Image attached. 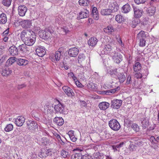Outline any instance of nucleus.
<instances>
[{"instance_id":"864d4df0","label":"nucleus","mask_w":159,"mask_h":159,"mask_svg":"<svg viewBox=\"0 0 159 159\" xmlns=\"http://www.w3.org/2000/svg\"><path fill=\"white\" fill-rule=\"evenodd\" d=\"M134 76L137 79H140L142 77V74L140 73H136L134 74Z\"/></svg>"},{"instance_id":"393cba45","label":"nucleus","mask_w":159,"mask_h":159,"mask_svg":"<svg viewBox=\"0 0 159 159\" xmlns=\"http://www.w3.org/2000/svg\"><path fill=\"white\" fill-rule=\"evenodd\" d=\"M110 106L109 103L103 102L99 103L98 106L101 110H105L108 108Z\"/></svg>"},{"instance_id":"13d9d810","label":"nucleus","mask_w":159,"mask_h":159,"mask_svg":"<svg viewBox=\"0 0 159 159\" xmlns=\"http://www.w3.org/2000/svg\"><path fill=\"white\" fill-rule=\"evenodd\" d=\"M69 137L70 140L73 142H75L77 139V138L75 137L74 135Z\"/></svg>"},{"instance_id":"c9c22d12","label":"nucleus","mask_w":159,"mask_h":159,"mask_svg":"<svg viewBox=\"0 0 159 159\" xmlns=\"http://www.w3.org/2000/svg\"><path fill=\"white\" fill-rule=\"evenodd\" d=\"M117 77L120 83H123L125 80V76L123 73L118 74Z\"/></svg>"},{"instance_id":"f704fd0d","label":"nucleus","mask_w":159,"mask_h":159,"mask_svg":"<svg viewBox=\"0 0 159 159\" xmlns=\"http://www.w3.org/2000/svg\"><path fill=\"white\" fill-rule=\"evenodd\" d=\"M17 59V58L14 57H11L9 58L7 61V63L8 65H11L13 64L15 61L16 62V60Z\"/></svg>"},{"instance_id":"37998d69","label":"nucleus","mask_w":159,"mask_h":159,"mask_svg":"<svg viewBox=\"0 0 159 159\" xmlns=\"http://www.w3.org/2000/svg\"><path fill=\"white\" fill-rule=\"evenodd\" d=\"M12 0H2V4L6 7H9L11 4Z\"/></svg>"},{"instance_id":"0e129e2a","label":"nucleus","mask_w":159,"mask_h":159,"mask_svg":"<svg viewBox=\"0 0 159 159\" xmlns=\"http://www.w3.org/2000/svg\"><path fill=\"white\" fill-rule=\"evenodd\" d=\"M74 131L72 130H70L68 133V134L69 137L74 135Z\"/></svg>"},{"instance_id":"bf43d9fd","label":"nucleus","mask_w":159,"mask_h":159,"mask_svg":"<svg viewBox=\"0 0 159 159\" xmlns=\"http://www.w3.org/2000/svg\"><path fill=\"white\" fill-rule=\"evenodd\" d=\"M9 33L8 29H7L4 31L2 33V35L4 36H7Z\"/></svg>"},{"instance_id":"3c124183","label":"nucleus","mask_w":159,"mask_h":159,"mask_svg":"<svg viewBox=\"0 0 159 159\" xmlns=\"http://www.w3.org/2000/svg\"><path fill=\"white\" fill-rule=\"evenodd\" d=\"M75 83L77 86L79 87L82 88L84 87L83 85H82L78 80H76Z\"/></svg>"},{"instance_id":"412c9836","label":"nucleus","mask_w":159,"mask_h":159,"mask_svg":"<svg viewBox=\"0 0 159 159\" xmlns=\"http://www.w3.org/2000/svg\"><path fill=\"white\" fill-rule=\"evenodd\" d=\"M37 55L40 57H43L46 53V51L45 49L40 47H38L35 50Z\"/></svg>"},{"instance_id":"6e6d98bb","label":"nucleus","mask_w":159,"mask_h":159,"mask_svg":"<svg viewBox=\"0 0 159 159\" xmlns=\"http://www.w3.org/2000/svg\"><path fill=\"white\" fill-rule=\"evenodd\" d=\"M92 14H94L98 13L97 8L96 7H93L92 10Z\"/></svg>"},{"instance_id":"a18cd8bd","label":"nucleus","mask_w":159,"mask_h":159,"mask_svg":"<svg viewBox=\"0 0 159 159\" xmlns=\"http://www.w3.org/2000/svg\"><path fill=\"white\" fill-rule=\"evenodd\" d=\"M139 46L140 47H143L145 45V39H139Z\"/></svg>"},{"instance_id":"4be33fe9","label":"nucleus","mask_w":159,"mask_h":159,"mask_svg":"<svg viewBox=\"0 0 159 159\" xmlns=\"http://www.w3.org/2000/svg\"><path fill=\"white\" fill-rule=\"evenodd\" d=\"M143 129H145L149 125V120L147 117H143L140 120Z\"/></svg>"},{"instance_id":"c03bdc74","label":"nucleus","mask_w":159,"mask_h":159,"mask_svg":"<svg viewBox=\"0 0 159 159\" xmlns=\"http://www.w3.org/2000/svg\"><path fill=\"white\" fill-rule=\"evenodd\" d=\"M85 57L84 54H80L79 55L78 61L79 63L81 62L85 59Z\"/></svg>"},{"instance_id":"6e6552de","label":"nucleus","mask_w":159,"mask_h":159,"mask_svg":"<svg viewBox=\"0 0 159 159\" xmlns=\"http://www.w3.org/2000/svg\"><path fill=\"white\" fill-rule=\"evenodd\" d=\"M98 42V40L96 37H93L89 39L88 44L90 48H92L95 46Z\"/></svg>"},{"instance_id":"a878e982","label":"nucleus","mask_w":159,"mask_h":159,"mask_svg":"<svg viewBox=\"0 0 159 159\" xmlns=\"http://www.w3.org/2000/svg\"><path fill=\"white\" fill-rule=\"evenodd\" d=\"M53 121L58 126H61L64 123V120L62 117H57L54 118Z\"/></svg>"},{"instance_id":"603ef678","label":"nucleus","mask_w":159,"mask_h":159,"mask_svg":"<svg viewBox=\"0 0 159 159\" xmlns=\"http://www.w3.org/2000/svg\"><path fill=\"white\" fill-rule=\"evenodd\" d=\"M146 1V0H134L135 2L138 4L143 3Z\"/></svg>"},{"instance_id":"c85d7f7f","label":"nucleus","mask_w":159,"mask_h":159,"mask_svg":"<svg viewBox=\"0 0 159 159\" xmlns=\"http://www.w3.org/2000/svg\"><path fill=\"white\" fill-rule=\"evenodd\" d=\"M11 70L8 68H6L3 69L2 73V76H6L10 75L11 73Z\"/></svg>"},{"instance_id":"f257e3e1","label":"nucleus","mask_w":159,"mask_h":159,"mask_svg":"<svg viewBox=\"0 0 159 159\" xmlns=\"http://www.w3.org/2000/svg\"><path fill=\"white\" fill-rule=\"evenodd\" d=\"M109 125L112 129L115 131L118 130L120 127L119 122L116 119L111 120L109 122Z\"/></svg>"},{"instance_id":"8fccbe9b","label":"nucleus","mask_w":159,"mask_h":159,"mask_svg":"<svg viewBox=\"0 0 159 159\" xmlns=\"http://www.w3.org/2000/svg\"><path fill=\"white\" fill-rule=\"evenodd\" d=\"M62 29L66 33H67L70 31V28L69 26H63Z\"/></svg>"},{"instance_id":"f03ea898","label":"nucleus","mask_w":159,"mask_h":159,"mask_svg":"<svg viewBox=\"0 0 159 159\" xmlns=\"http://www.w3.org/2000/svg\"><path fill=\"white\" fill-rule=\"evenodd\" d=\"M26 124L28 129L31 131L38 129V124L36 121L32 120H28L26 122Z\"/></svg>"},{"instance_id":"4c0bfd02","label":"nucleus","mask_w":159,"mask_h":159,"mask_svg":"<svg viewBox=\"0 0 159 159\" xmlns=\"http://www.w3.org/2000/svg\"><path fill=\"white\" fill-rule=\"evenodd\" d=\"M115 20L118 23H121L124 21V17L120 15H117L116 16Z\"/></svg>"},{"instance_id":"ddd939ff","label":"nucleus","mask_w":159,"mask_h":159,"mask_svg":"<svg viewBox=\"0 0 159 159\" xmlns=\"http://www.w3.org/2000/svg\"><path fill=\"white\" fill-rule=\"evenodd\" d=\"M14 120L15 124L18 126H22L25 121V118L22 116H18Z\"/></svg>"},{"instance_id":"de8ad7c7","label":"nucleus","mask_w":159,"mask_h":159,"mask_svg":"<svg viewBox=\"0 0 159 159\" xmlns=\"http://www.w3.org/2000/svg\"><path fill=\"white\" fill-rule=\"evenodd\" d=\"M116 38L117 42L120 44V45L122 47L124 46V44H122V41L120 39V36L119 35H117L116 36Z\"/></svg>"},{"instance_id":"7c9ffc66","label":"nucleus","mask_w":159,"mask_h":159,"mask_svg":"<svg viewBox=\"0 0 159 159\" xmlns=\"http://www.w3.org/2000/svg\"><path fill=\"white\" fill-rule=\"evenodd\" d=\"M111 13V11L109 9H104L101 11V14L103 16L109 15Z\"/></svg>"},{"instance_id":"338daca9","label":"nucleus","mask_w":159,"mask_h":159,"mask_svg":"<svg viewBox=\"0 0 159 159\" xmlns=\"http://www.w3.org/2000/svg\"><path fill=\"white\" fill-rule=\"evenodd\" d=\"M124 144V143L123 142H121L120 143V144H117L116 145V146H117V148L119 149L120 148L122 147L123 145Z\"/></svg>"},{"instance_id":"5fc2aeb1","label":"nucleus","mask_w":159,"mask_h":159,"mask_svg":"<svg viewBox=\"0 0 159 159\" xmlns=\"http://www.w3.org/2000/svg\"><path fill=\"white\" fill-rule=\"evenodd\" d=\"M136 146L133 144H130L129 146V149L130 151H134L135 150Z\"/></svg>"},{"instance_id":"cd10ccee","label":"nucleus","mask_w":159,"mask_h":159,"mask_svg":"<svg viewBox=\"0 0 159 159\" xmlns=\"http://www.w3.org/2000/svg\"><path fill=\"white\" fill-rule=\"evenodd\" d=\"M131 9V7L128 4L125 5L122 7V11L124 13H126L129 12Z\"/></svg>"},{"instance_id":"4d7b16f0","label":"nucleus","mask_w":159,"mask_h":159,"mask_svg":"<svg viewBox=\"0 0 159 159\" xmlns=\"http://www.w3.org/2000/svg\"><path fill=\"white\" fill-rule=\"evenodd\" d=\"M93 18L96 20H98L99 19V15L98 13L93 14Z\"/></svg>"},{"instance_id":"a19ab883","label":"nucleus","mask_w":159,"mask_h":159,"mask_svg":"<svg viewBox=\"0 0 159 159\" xmlns=\"http://www.w3.org/2000/svg\"><path fill=\"white\" fill-rule=\"evenodd\" d=\"M13 129V125L11 124H7L4 128V130L5 131L9 132L12 131Z\"/></svg>"},{"instance_id":"20e7f679","label":"nucleus","mask_w":159,"mask_h":159,"mask_svg":"<svg viewBox=\"0 0 159 159\" xmlns=\"http://www.w3.org/2000/svg\"><path fill=\"white\" fill-rule=\"evenodd\" d=\"M33 31L28 30H23L21 32L20 35L21 40L24 42L30 36L33 34Z\"/></svg>"},{"instance_id":"1a4fd4ad","label":"nucleus","mask_w":159,"mask_h":159,"mask_svg":"<svg viewBox=\"0 0 159 159\" xmlns=\"http://www.w3.org/2000/svg\"><path fill=\"white\" fill-rule=\"evenodd\" d=\"M62 89L66 94L68 96L70 97H73L75 94L73 90L71 88L67 86H64Z\"/></svg>"},{"instance_id":"f3484780","label":"nucleus","mask_w":159,"mask_h":159,"mask_svg":"<svg viewBox=\"0 0 159 159\" xmlns=\"http://www.w3.org/2000/svg\"><path fill=\"white\" fill-rule=\"evenodd\" d=\"M29 46L24 43V44L20 45L18 47V49L22 53H25L29 52L30 50V48L28 47Z\"/></svg>"},{"instance_id":"c756f323","label":"nucleus","mask_w":159,"mask_h":159,"mask_svg":"<svg viewBox=\"0 0 159 159\" xmlns=\"http://www.w3.org/2000/svg\"><path fill=\"white\" fill-rule=\"evenodd\" d=\"M141 65L139 62H137L135 63L133 66V69L135 72H138L141 69Z\"/></svg>"},{"instance_id":"dca6fc26","label":"nucleus","mask_w":159,"mask_h":159,"mask_svg":"<svg viewBox=\"0 0 159 159\" xmlns=\"http://www.w3.org/2000/svg\"><path fill=\"white\" fill-rule=\"evenodd\" d=\"M63 48L62 47L60 48L57 51L55 54L54 57L55 59H54V61H59L61 58V55L63 53Z\"/></svg>"},{"instance_id":"aec40b11","label":"nucleus","mask_w":159,"mask_h":159,"mask_svg":"<svg viewBox=\"0 0 159 159\" xmlns=\"http://www.w3.org/2000/svg\"><path fill=\"white\" fill-rule=\"evenodd\" d=\"M133 9L134 17L137 18L141 17L143 13V10L139 9L138 8L135 7H134Z\"/></svg>"},{"instance_id":"2f4dec72","label":"nucleus","mask_w":159,"mask_h":159,"mask_svg":"<svg viewBox=\"0 0 159 159\" xmlns=\"http://www.w3.org/2000/svg\"><path fill=\"white\" fill-rule=\"evenodd\" d=\"M104 31L107 33L111 34V33L114 31V29L113 26H109L107 27L104 28L103 29Z\"/></svg>"},{"instance_id":"680f3d73","label":"nucleus","mask_w":159,"mask_h":159,"mask_svg":"<svg viewBox=\"0 0 159 159\" xmlns=\"http://www.w3.org/2000/svg\"><path fill=\"white\" fill-rule=\"evenodd\" d=\"M131 80V76L130 75H129L127 78L126 83L128 84H130Z\"/></svg>"},{"instance_id":"ea45409f","label":"nucleus","mask_w":159,"mask_h":159,"mask_svg":"<svg viewBox=\"0 0 159 159\" xmlns=\"http://www.w3.org/2000/svg\"><path fill=\"white\" fill-rule=\"evenodd\" d=\"M88 88L91 90H95L97 89V84L93 83H90L87 84Z\"/></svg>"},{"instance_id":"f8f14e48","label":"nucleus","mask_w":159,"mask_h":159,"mask_svg":"<svg viewBox=\"0 0 159 159\" xmlns=\"http://www.w3.org/2000/svg\"><path fill=\"white\" fill-rule=\"evenodd\" d=\"M27 10V7L25 5H21L18 7V13L20 16H25Z\"/></svg>"},{"instance_id":"9d476101","label":"nucleus","mask_w":159,"mask_h":159,"mask_svg":"<svg viewBox=\"0 0 159 159\" xmlns=\"http://www.w3.org/2000/svg\"><path fill=\"white\" fill-rule=\"evenodd\" d=\"M51 33L45 30H41L39 32V35L41 38L48 39L50 37Z\"/></svg>"},{"instance_id":"7ed1b4c3","label":"nucleus","mask_w":159,"mask_h":159,"mask_svg":"<svg viewBox=\"0 0 159 159\" xmlns=\"http://www.w3.org/2000/svg\"><path fill=\"white\" fill-rule=\"evenodd\" d=\"M36 36L34 33L30 36L28 38L25 40L24 43L27 44L28 46H32L35 43L36 41Z\"/></svg>"},{"instance_id":"4468645a","label":"nucleus","mask_w":159,"mask_h":159,"mask_svg":"<svg viewBox=\"0 0 159 159\" xmlns=\"http://www.w3.org/2000/svg\"><path fill=\"white\" fill-rule=\"evenodd\" d=\"M109 8L112 13L117 11L119 8V7L116 2H111L110 3Z\"/></svg>"},{"instance_id":"9b49d317","label":"nucleus","mask_w":159,"mask_h":159,"mask_svg":"<svg viewBox=\"0 0 159 159\" xmlns=\"http://www.w3.org/2000/svg\"><path fill=\"white\" fill-rule=\"evenodd\" d=\"M111 57L112 59L116 63H120L122 60V56L120 54L116 53L115 52Z\"/></svg>"},{"instance_id":"473e14b6","label":"nucleus","mask_w":159,"mask_h":159,"mask_svg":"<svg viewBox=\"0 0 159 159\" xmlns=\"http://www.w3.org/2000/svg\"><path fill=\"white\" fill-rule=\"evenodd\" d=\"M93 156L94 159H103L104 157V155L98 152L94 153Z\"/></svg>"},{"instance_id":"0eeeda50","label":"nucleus","mask_w":159,"mask_h":159,"mask_svg":"<svg viewBox=\"0 0 159 159\" xmlns=\"http://www.w3.org/2000/svg\"><path fill=\"white\" fill-rule=\"evenodd\" d=\"M54 109L57 113H63L64 112V106L61 103H59L57 105H55Z\"/></svg>"},{"instance_id":"49530a36","label":"nucleus","mask_w":159,"mask_h":159,"mask_svg":"<svg viewBox=\"0 0 159 159\" xmlns=\"http://www.w3.org/2000/svg\"><path fill=\"white\" fill-rule=\"evenodd\" d=\"M132 128L133 130L136 132L139 131V127L137 124H134L132 125Z\"/></svg>"},{"instance_id":"bb28decb","label":"nucleus","mask_w":159,"mask_h":159,"mask_svg":"<svg viewBox=\"0 0 159 159\" xmlns=\"http://www.w3.org/2000/svg\"><path fill=\"white\" fill-rule=\"evenodd\" d=\"M7 21V18L6 14L2 13L0 14V24H5Z\"/></svg>"},{"instance_id":"09e8293b","label":"nucleus","mask_w":159,"mask_h":159,"mask_svg":"<svg viewBox=\"0 0 159 159\" xmlns=\"http://www.w3.org/2000/svg\"><path fill=\"white\" fill-rule=\"evenodd\" d=\"M61 155L63 158H66L68 155V152L64 150H62L61 152Z\"/></svg>"},{"instance_id":"6ab92c4d","label":"nucleus","mask_w":159,"mask_h":159,"mask_svg":"<svg viewBox=\"0 0 159 159\" xmlns=\"http://www.w3.org/2000/svg\"><path fill=\"white\" fill-rule=\"evenodd\" d=\"M16 63L19 66H24L28 64L29 61L27 60L21 58H17L16 60Z\"/></svg>"},{"instance_id":"69168bd1","label":"nucleus","mask_w":159,"mask_h":159,"mask_svg":"<svg viewBox=\"0 0 159 159\" xmlns=\"http://www.w3.org/2000/svg\"><path fill=\"white\" fill-rule=\"evenodd\" d=\"M150 140L151 141L152 143H155V142L156 141V139L153 136H151L150 137Z\"/></svg>"},{"instance_id":"58836bf2","label":"nucleus","mask_w":159,"mask_h":159,"mask_svg":"<svg viewBox=\"0 0 159 159\" xmlns=\"http://www.w3.org/2000/svg\"><path fill=\"white\" fill-rule=\"evenodd\" d=\"M71 159H82V155L80 153L73 154L71 155Z\"/></svg>"},{"instance_id":"2eb2a0df","label":"nucleus","mask_w":159,"mask_h":159,"mask_svg":"<svg viewBox=\"0 0 159 159\" xmlns=\"http://www.w3.org/2000/svg\"><path fill=\"white\" fill-rule=\"evenodd\" d=\"M89 12L88 10L84 9L79 13V15L77 17V19H80L87 18L89 16Z\"/></svg>"},{"instance_id":"e2e57ef3","label":"nucleus","mask_w":159,"mask_h":159,"mask_svg":"<svg viewBox=\"0 0 159 159\" xmlns=\"http://www.w3.org/2000/svg\"><path fill=\"white\" fill-rule=\"evenodd\" d=\"M116 90L113 89L112 90H108L106 91L105 93L106 94H108L109 93H114L116 91Z\"/></svg>"},{"instance_id":"423d86ee","label":"nucleus","mask_w":159,"mask_h":159,"mask_svg":"<svg viewBox=\"0 0 159 159\" xmlns=\"http://www.w3.org/2000/svg\"><path fill=\"white\" fill-rule=\"evenodd\" d=\"M122 101L121 100L115 99L111 101V107L115 109H118L121 106Z\"/></svg>"},{"instance_id":"a211bd4d","label":"nucleus","mask_w":159,"mask_h":159,"mask_svg":"<svg viewBox=\"0 0 159 159\" xmlns=\"http://www.w3.org/2000/svg\"><path fill=\"white\" fill-rule=\"evenodd\" d=\"M79 52L78 49L75 47L70 48L69 50L68 53L70 57H75L78 55Z\"/></svg>"},{"instance_id":"e433bc0d","label":"nucleus","mask_w":159,"mask_h":159,"mask_svg":"<svg viewBox=\"0 0 159 159\" xmlns=\"http://www.w3.org/2000/svg\"><path fill=\"white\" fill-rule=\"evenodd\" d=\"M79 2L80 5L84 6H86L89 4V0H79Z\"/></svg>"},{"instance_id":"5701e85b","label":"nucleus","mask_w":159,"mask_h":159,"mask_svg":"<svg viewBox=\"0 0 159 159\" xmlns=\"http://www.w3.org/2000/svg\"><path fill=\"white\" fill-rule=\"evenodd\" d=\"M20 23L22 27L27 28L30 27L31 24V21L29 20H23Z\"/></svg>"},{"instance_id":"79ce46f5","label":"nucleus","mask_w":159,"mask_h":159,"mask_svg":"<svg viewBox=\"0 0 159 159\" xmlns=\"http://www.w3.org/2000/svg\"><path fill=\"white\" fill-rule=\"evenodd\" d=\"M156 9L155 7H149L148 10V12L149 15L152 16L154 15Z\"/></svg>"},{"instance_id":"774afa93","label":"nucleus","mask_w":159,"mask_h":159,"mask_svg":"<svg viewBox=\"0 0 159 159\" xmlns=\"http://www.w3.org/2000/svg\"><path fill=\"white\" fill-rule=\"evenodd\" d=\"M13 134L14 136H16L17 135H19V131H14L13 132Z\"/></svg>"},{"instance_id":"72a5a7b5","label":"nucleus","mask_w":159,"mask_h":159,"mask_svg":"<svg viewBox=\"0 0 159 159\" xmlns=\"http://www.w3.org/2000/svg\"><path fill=\"white\" fill-rule=\"evenodd\" d=\"M137 38L138 39H145L146 35L145 34V32L143 30H141L137 34Z\"/></svg>"},{"instance_id":"052dcab7","label":"nucleus","mask_w":159,"mask_h":159,"mask_svg":"<svg viewBox=\"0 0 159 159\" xmlns=\"http://www.w3.org/2000/svg\"><path fill=\"white\" fill-rule=\"evenodd\" d=\"M116 147L117 146L116 145H113L112 146V149L113 150L114 152L119 151V149L117 148Z\"/></svg>"},{"instance_id":"b1692460","label":"nucleus","mask_w":159,"mask_h":159,"mask_svg":"<svg viewBox=\"0 0 159 159\" xmlns=\"http://www.w3.org/2000/svg\"><path fill=\"white\" fill-rule=\"evenodd\" d=\"M10 54L13 56H15L18 54V49L14 46L11 47L9 49Z\"/></svg>"},{"instance_id":"39448f33","label":"nucleus","mask_w":159,"mask_h":159,"mask_svg":"<svg viewBox=\"0 0 159 159\" xmlns=\"http://www.w3.org/2000/svg\"><path fill=\"white\" fill-rule=\"evenodd\" d=\"M115 52L113 51L112 47L109 44L105 45L102 52V54H107L111 56Z\"/></svg>"}]
</instances>
